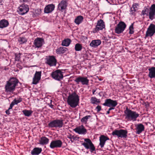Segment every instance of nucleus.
<instances>
[{"label": "nucleus", "instance_id": "nucleus-1", "mask_svg": "<svg viewBox=\"0 0 155 155\" xmlns=\"http://www.w3.org/2000/svg\"><path fill=\"white\" fill-rule=\"evenodd\" d=\"M18 82V80L16 78H11L8 81H6L5 88V91L12 93L15 90Z\"/></svg>", "mask_w": 155, "mask_h": 155}, {"label": "nucleus", "instance_id": "nucleus-2", "mask_svg": "<svg viewBox=\"0 0 155 155\" xmlns=\"http://www.w3.org/2000/svg\"><path fill=\"white\" fill-rule=\"evenodd\" d=\"M79 101V97L74 92L69 95L67 99V103L70 106L73 108L76 107L78 105Z\"/></svg>", "mask_w": 155, "mask_h": 155}, {"label": "nucleus", "instance_id": "nucleus-3", "mask_svg": "<svg viewBox=\"0 0 155 155\" xmlns=\"http://www.w3.org/2000/svg\"><path fill=\"white\" fill-rule=\"evenodd\" d=\"M125 118L128 120L135 121L139 117V114L136 112L132 111L127 107L124 111Z\"/></svg>", "mask_w": 155, "mask_h": 155}, {"label": "nucleus", "instance_id": "nucleus-4", "mask_svg": "<svg viewBox=\"0 0 155 155\" xmlns=\"http://www.w3.org/2000/svg\"><path fill=\"white\" fill-rule=\"evenodd\" d=\"M128 131L127 130L120 129L119 130H115L112 133L113 136H117L118 137L121 138H126L127 135Z\"/></svg>", "mask_w": 155, "mask_h": 155}, {"label": "nucleus", "instance_id": "nucleus-5", "mask_svg": "<svg viewBox=\"0 0 155 155\" xmlns=\"http://www.w3.org/2000/svg\"><path fill=\"white\" fill-rule=\"evenodd\" d=\"M64 124L63 120L60 119H56L50 122L48 124V126L50 127H58L61 128Z\"/></svg>", "mask_w": 155, "mask_h": 155}, {"label": "nucleus", "instance_id": "nucleus-6", "mask_svg": "<svg viewBox=\"0 0 155 155\" xmlns=\"http://www.w3.org/2000/svg\"><path fill=\"white\" fill-rule=\"evenodd\" d=\"M84 140L85 142L83 143L82 145L86 149H90L91 152H93V151L95 150V147L89 139L86 138L84 139Z\"/></svg>", "mask_w": 155, "mask_h": 155}, {"label": "nucleus", "instance_id": "nucleus-7", "mask_svg": "<svg viewBox=\"0 0 155 155\" xmlns=\"http://www.w3.org/2000/svg\"><path fill=\"white\" fill-rule=\"evenodd\" d=\"M126 26V24L124 22H120L115 27V32L118 34L122 33L124 30Z\"/></svg>", "mask_w": 155, "mask_h": 155}, {"label": "nucleus", "instance_id": "nucleus-8", "mask_svg": "<svg viewBox=\"0 0 155 155\" xmlns=\"http://www.w3.org/2000/svg\"><path fill=\"white\" fill-rule=\"evenodd\" d=\"M74 81L77 84H79L80 83L83 85H88L89 80L87 77H83L79 76L74 80Z\"/></svg>", "mask_w": 155, "mask_h": 155}, {"label": "nucleus", "instance_id": "nucleus-9", "mask_svg": "<svg viewBox=\"0 0 155 155\" xmlns=\"http://www.w3.org/2000/svg\"><path fill=\"white\" fill-rule=\"evenodd\" d=\"M62 73L63 72L60 70H57L52 72L51 76L52 78L54 79L59 81L62 79L63 78Z\"/></svg>", "mask_w": 155, "mask_h": 155}, {"label": "nucleus", "instance_id": "nucleus-10", "mask_svg": "<svg viewBox=\"0 0 155 155\" xmlns=\"http://www.w3.org/2000/svg\"><path fill=\"white\" fill-rule=\"evenodd\" d=\"M155 33V25L151 24L147 28L146 31L145 37H152Z\"/></svg>", "mask_w": 155, "mask_h": 155}, {"label": "nucleus", "instance_id": "nucleus-11", "mask_svg": "<svg viewBox=\"0 0 155 155\" xmlns=\"http://www.w3.org/2000/svg\"><path fill=\"white\" fill-rule=\"evenodd\" d=\"M56 63V59L54 56H50L46 58V63L51 67L55 66Z\"/></svg>", "mask_w": 155, "mask_h": 155}, {"label": "nucleus", "instance_id": "nucleus-12", "mask_svg": "<svg viewBox=\"0 0 155 155\" xmlns=\"http://www.w3.org/2000/svg\"><path fill=\"white\" fill-rule=\"evenodd\" d=\"M29 10V8L28 5L23 4L18 7V12L20 15H23L27 13Z\"/></svg>", "mask_w": 155, "mask_h": 155}, {"label": "nucleus", "instance_id": "nucleus-13", "mask_svg": "<svg viewBox=\"0 0 155 155\" xmlns=\"http://www.w3.org/2000/svg\"><path fill=\"white\" fill-rule=\"evenodd\" d=\"M104 27L105 25L103 20L100 19L98 21L96 28L94 29L93 32L94 33H95L100 30H102Z\"/></svg>", "mask_w": 155, "mask_h": 155}, {"label": "nucleus", "instance_id": "nucleus-14", "mask_svg": "<svg viewBox=\"0 0 155 155\" xmlns=\"http://www.w3.org/2000/svg\"><path fill=\"white\" fill-rule=\"evenodd\" d=\"M117 104L116 101L110 99H108L105 100V102L103 104V105L109 107H115Z\"/></svg>", "mask_w": 155, "mask_h": 155}, {"label": "nucleus", "instance_id": "nucleus-15", "mask_svg": "<svg viewBox=\"0 0 155 155\" xmlns=\"http://www.w3.org/2000/svg\"><path fill=\"white\" fill-rule=\"evenodd\" d=\"M62 143L60 140H53L51 142L50 147L51 148L54 149L55 148L61 147L62 145Z\"/></svg>", "mask_w": 155, "mask_h": 155}, {"label": "nucleus", "instance_id": "nucleus-16", "mask_svg": "<svg viewBox=\"0 0 155 155\" xmlns=\"http://www.w3.org/2000/svg\"><path fill=\"white\" fill-rule=\"evenodd\" d=\"M41 72L36 71L33 78L32 83L34 84H37L41 78Z\"/></svg>", "mask_w": 155, "mask_h": 155}, {"label": "nucleus", "instance_id": "nucleus-17", "mask_svg": "<svg viewBox=\"0 0 155 155\" xmlns=\"http://www.w3.org/2000/svg\"><path fill=\"white\" fill-rule=\"evenodd\" d=\"M44 42V39L42 38H37L35 39L34 44L36 48H39L42 46Z\"/></svg>", "mask_w": 155, "mask_h": 155}, {"label": "nucleus", "instance_id": "nucleus-18", "mask_svg": "<svg viewBox=\"0 0 155 155\" xmlns=\"http://www.w3.org/2000/svg\"><path fill=\"white\" fill-rule=\"evenodd\" d=\"M68 3L66 0H62L59 3L58 6V8L60 11L63 12L66 9Z\"/></svg>", "mask_w": 155, "mask_h": 155}, {"label": "nucleus", "instance_id": "nucleus-19", "mask_svg": "<svg viewBox=\"0 0 155 155\" xmlns=\"http://www.w3.org/2000/svg\"><path fill=\"white\" fill-rule=\"evenodd\" d=\"M149 18L151 20H153L155 16V4L152 5L150 8L149 12Z\"/></svg>", "mask_w": 155, "mask_h": 155}, {"label": "nucleus", "instance_id": "nucleus-20", "mask_svg": "<svg viewBox=\"0 0 155 155\" xmlns=\"http://www.w3.org/2000/svg\"><path fill=\"white\" fill-rule=\"evenodd\" d=\"M74 130L79 134H85L87 132V130L83 125L76 128Z\"/></svg>", "mask_w": 155, "mask_h": 155}, {"label": "nucleus", "instance_id": "nucleus-21", "mask_svg": "<svg viewBox=\"0 0 155 155\" xmlns=\"http://www.w3.org/2000/svg\"><path fill=\"white\" fill-rule=\"evenodd\" d=\"M54 5L52 4H49L45 6L44 8V12L45 13H49L52 12L54 8Z\"/></svg>", "mask_w": 155, "mask_h": 155}, {"label": "nucleus", "instance_id": "nucleus-22", "mask_svg": "<svg viewBox=\"0 0 155 155\" xmlns=\"http://www.w3.org/2000/svg\"><path fill=\"white\" fill-rule=\"evenodd\" d=\"M109 140V138L107 137L104 135H101L100 137V144L99 145L101 148L104 147L105 142L107 140Z\"/></svg>", "mask_w": 155, "mask_h": 155}, {"label": "nucleus", "instance_id": "nucleus-23", "mask_svg": "<svg viewBox=\"0 0 155 155\" xmlns=\"http://www.w3.org/2000/svg\"><path fill=\"white\" fill-rule=\"evenodd\" d=\"M148 77L150 78H155V67H153L148 69Z\"/></svg>", "mask_w": 155, "mask_h": 155}, {"label": "nucleus", "instance_id": "nucleus-24", "mask_svg": "<svg viewBox=\"0 0 155 155\" xmlns=\"http://www.w3.org/2000/svg\"><path fill=\"white\" fill-rule=\"evenodd\" d=\"M101 43L100 40H92L90 44V45L92 47L96 48L100 45Z\"/></svg>", "mask_w": 155, "mask_h": 155}, {"label": "nucleus", "instance_id": "nucleus-25", "mask_svg": "<svg viewBox=\"0 0 155 155\" xmlns=\"http://www.w3.org/2000/svg\"><path fill=\"white\" fill-rule=\"evenodd\" d=\"M144 127L143 124H138L136 126V133L137 134H140L144 130Z\"/></svg>", "mask_w": 155, "mask_h": 155}, {"label": "nucleus", "instance_id": "nucleus-26", "mask_svg": "<svg viewBox=\"0 0 155 155\" xmlns=\"http://www.w3.org/2000/svg\"><path fill=\"white\" fill-rule=\"evenodd\" d=\"M9 24L8 21L5 19H2L0 21V28H6L8 25Z\"/></svg>", "mask_w": 155, "mask_h": 155}, {"label": "nucleus", "instance_id": "nucleus-27", "mask_svg": "<svg viewBox=\"0 0 155 155\" xmlns=\"http://www.w3.org/2000/svg\"><path fill=\"white\" fill-rule=\"evenodd\" d=\"M49 141V139L45 137H42L39 140V144L41 145H46L47 144Z\"/></svg>", "mask_w": 155, "mask_h": 155}, {"label": "nucleus", "instance_id": "nucleus-28", "mask_svg": "<svg viewBox=\"0 0 155 155\" xmlns=\"http://www.w3.org/2000/svg\"><path fill=\"white\" fill-rule=\"evenodd\" d=\"M42 150L41 148L35 147L31 151V153L32 155H38L41 152Z\"/></svg>", "mask_w": 155, "mask_h": 155}, {"label": "nucleus", "instance_id": "nucleus-29", "mask_svg": "<svg viewBox=\"0 0 155 155\" xmlns=\"http://www.w3.org/2000/svg\"><path fill=\"white\" fill-rule=\"evenodd\" d=\"M68 49L65 47H60L56 49V52L58 54H62L67 51Z\"/></svg>", "mask_w": 155, "mask_h": 155}, {"label": "nucleus", "instance_id": "nucleus-30", "mask_svg": "<svg viewBox=\"0 0 155 155\" xmlns=\"http://www.w3.org/2000/svg\"><path fill=\"white\" fill-rule=\"evenodd\" d=\"M83 20V17L82 16L79 15L77 16L75 19L74 22L77 25H79L81 23Z\"/></svg>", "mask_w": 155, "mask_h": 155}, {"label": "nucleus", "instance_id": "nucleus-31", "mask_svg": "<svg viewBox=\"0 0 155 155\" xmlns=\"http://www.w3.org/2000/svg\"><path fill=\"white\" fill-rule=\"evenodd\" d=\"M71 42V40L69 38L65 39L62 42L61 45L65 46H68L70 44Z\"/></svg>", "mask_w": 155, "mask_h": 155}, {"label": "nucleus", "instance_id": "nucleus-32", "mask_svg": "<svg viewBox=\"0 0 155 155\" xmlns=\"http://www.w3.org/2000/svg\"><path fill=\"white\" fill-rule=\"evenodd\" d=\"M22 112L25 116L29 117L31 115L33 111L31 110H25L22 111Z\"/></svg>", "mask_w": 155, "mask_h": 155}, {"label": "nucleus", "instance_id": "nucleus-33", "mask_svg": "<svg viewBox=\"0 0 155 155\" xmlns=\"http://www.w3.org/2000/svg\"><path fill=\"white\" fill-rule=\"evenodd\" d=\"M91 103L92 104H95L97 103H100V101L99 99H97L95 97H91Z\"/></svg>", "mask_w": 155, "mask_h": 155}, {"label": "nucleus", "instance_id": "nucleus-34", "mask_svg": "<svg viewBox=\"0 0 155 155\" xmlns=\"http://www.w3.org/2000/svg\"><path fill=\"white\" fill-rule=\"evenodd\" d=\"M82 47L81 44L78 43L76 44L75 46V49L76 51H79L81 50Z\"/></svg>", "mask_w": 155, "mask_h": 155}, {"label": "nucleus", "instance_id": "nucleus-35", "mask_svg": "<svg viewBox=\"0 0 155 155\" xmlns=\"http://www.w3.org/2000/svg\"><path fill=\"white\" fill-rule=\"evenodd\" d=\"M22 100V99L21 98L19 97L18 99H16L15 98L14 100L12 102V103H13L14 105L17 104L18 103L21 102Z\"/></svg>", "mask_w": 155, "mask_h": 155}, {"label": "nucleus", "instance_id": "nucleus-36", "mask_svg": "<svg viewBox=\"0 0 155 155\" xmlns=\"http://www.w3.org/2000/svg\"><path fill=\"white\" fill-rule=\"evenodd\" d=\"M149 9L147 8H144V10H142V13L143 15H149Z\"/></svg>", "mask_w": 155, "mask_h": 155}, {"label": "nucleus", "instance_id": "nucleus-37", "mask_svg": "<svg viewBox=\"0 0 155 155\" xmlns=\"http://www.w3.org/2000/svg\"><path fill=\"white\" fill-rule=\"evenodd\" d=\"M91 117V115H87L81 119V121L83 123H86L89 118Z\"/></svg>", "mask_w": 155, "mask_h": 155}, {"label": "nucleus", "instance_id": "nucleus-38", "mask_svg": "<svg viewBox=\"0 0 155 155\" xmlns=\"http://www.w3.org/2000/svg\"><path fill=\"white\" fill-rule=\"evenodd\" d=\"M138 6V4L135 3L133 5V6L131 8V10L132 11L135 12L137 9V6Z\"/></svg>", "mask_w": 155, "mask_h": 155}, {"label": "nucleus", "instance_id": "nucleus-39", "mask_svg": "<svg viewBox=\"0 0 155 155\" xmlns=\"http://www.w3.org/2000/svg\"><path fill=\"white\" fill-rule=\"evenodd\" d=\"M133 25H134L133 23H132L131 24V25L129 27V33L130 34H133L134 33Z\"/></svg>", "mask_w": 155, "mask_h": 155}, {"label": "nucleus", "instance_id": "nucleus-40", "mask_svg": "<svg viewBox=\"0 0 155 155\" xmlns=\"http://www.w3.org/2000/svg\"><path fill=\"white\" fill-rule=\"evenodd\" d=\"M19 41L21 44H23L27 41V39L25 38L24 37L20 38Z\"/></svg>", "mask_w": 155, "mask_h": 155}, {"label": "nucleus", "instance_id": "nucleus-41", "mask_svg": "<svg viewBox=\"0 0 155 155\" xmlns=\"http://www.w3.org/2000/svg\"><path fill=\"white\" fill-rule=\"evenodd\" d=\"M68 138L72 139H73L74 140H77L78 139H79V137L76 136H74L73 135H70L69 137H68Z\"/></svg>", "mask_w": 155, "mask_h": 155}, {"label": "nucleus", "instance_id": "nucleus-42", "mask_svg": "<svg viewBox=\"0 0 155 155\" xmlns=\"http://www.w3.org/2000/svg\"><path fill=\"white\" fill-rule=\"evenodd\" d=\"M21 54L20 53L19 54L16 53L15 54V60L16 61H19L20 59V56Z\"/></svg>", "mask_w": 155, "mask_h": 155}, {"label": "nucleus", "instance_id": "nucleus-43", "mask_svg": "<svg viewBox=\"0 0 155 155\" xmlns=\"http://www.w3.org/2000/svg\"><path fill=\"white\" fill-rule=\"evenodd\" d=\"M41 9H38L35 10V13L37 15H39L41 14Z\"/></svg>", "mask_w": 155, "mask_h": 155}, {"label": "nucleus", "instance_id": "nucleus-44", "mask_svg": "<svg viewBox=\"0 0 155 155\" xmlns=\"http://www.w3.org/2000/svg\"><path fill=\"white\" fill-rule=\"evenodd\" d=\"M101 107L100 105H98L96 108V109L97 110V112H99L101 110Z\"/></svg>", "mask_w": 155, "mask_h": 155}, {"label": "nucleus", "instance_id": "nucleus-45", "mask_svg": "<svg viewBox=\"0 0 155 155\" xmlns=\"http://www.w3.org/2000/svg\"><path fill=\"white\" fill-rule=\"evenodd\" d=\"M14 104H13V103H12V102L10 104V106L9 107L8 110H9L10 109H11L13 107L14 105Z\"/></svg>", "mask_w": 155, "mask_h": 155}, {"label": "nucleus", "instance_id": "nucleus-46", "mask_svg": "<svg viewBox=\"0 0 155 155\" xmlns=\"http://www.w3.org/2000/svg\"><path fill=\"white\" fill-rule=\"evenodd\" d=\"M31 0H20L21 2H28L30 1Z\"/></svg>", "mask_w": 155, "mask_h": 155}, {"label": "nucleus", "instance_id": "nucleus-47", "mask_svg": "<svg viewBox=\"0 0 155 155\" xmlns=\"http://www.w3.org/2000/svg\"><path fill=\"white\" fill-rule=\"evenodd\" d=\"M5 113H6V114L8 115H9L10 114V113L9 112V110H7L6 111H5Z\"/></svg>", "mask_w": 155, "mask_h": 155}, {"label": "nucleus", "instance_id": "nucleus-48", "mask_svg": "<svg viewBox=\"0 0 155 155\" xmlns=\"http://www.w3.org/2000/svg\"><path fill=\"white\" fill-rule=\"evenodd\" d=\"M114 107H110L108 109L109 110V111H110V110H112L114 109Z\"/></svg>", "mask_w": 155, "mask_h": 155}, {"label": "nucleus", "instance_id": "nucleus-49", "mask_svg": "<svg viewBox=\"0 0 155 155\" xmlns=\"http://www.w3.org/2000/svg\"><path fill=\"white\" fill-rule=\"evenodd\" d=\"M95 91H96V90L94 89L92 90V92H93V94H94V93Z\"/></svg>", "mask_w": 155, "mask_h": 155}, {"label": "nucleus", "instance_id": "nucleus-50", "mask_svg": "<svg viewBox=\"0 0 155 155\" xmlns=\"http://www.w3.org/2000/svg\"><path fill=\"white\" fill-rule=\"evenodd\" d=\"M110 111H109V110H108V111H107V114H109L110 113Z\"/></svg>", "mask_w": 155, "mask_h": 155}, {"label": "nucleus", "instance_id": "nucleus-51", "mask_svg": "<svg viewBox=\"0 0 155 155\" xmlns=\"http://www.w3.org/2000/svg\"><path fill=\"white\" fill-rule=\"evenodd\" d=\"M53 105H51V108H53Z\"/></svg>", "mask_w": 155, "mask_h": 155}, {"label": "nucleus", "instance_id": "nucleus-52", "mask_svg": "<svg viewBox=\"0 0 155 155\" xmlns=\"http://www.w3.org/2000/svg\"><path fill=\"white\" fill-rule=\"evenodd\" d=\"M2 1V0H0V4L1 3Z\"/></svg>", "mask_w": 155, "mask_h": 155}, {"label": "nucleus", "instance_id": "nucleus-53", "mask_svg": "<svg viewBox=\"0 0 155 155\" xmlns=\"http://www.w3.org/2000/svg\"><path fill=\"white\" fill-rule=\"evenodd\" d=\"M71 142H73V141H72V139H71Z\"/></svg>", "mask_w": 155, "mask_h": 155}]
</instances>
